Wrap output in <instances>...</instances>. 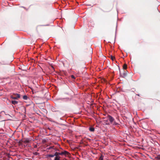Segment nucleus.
I'll return each mask as SVG.
<instances>
[{
  "mask_svg": "<svg viewBox=\"0 0 160 160\" xmlns=\"http://www.w3.org/2000/svg\"><path fill=\"white\" fill-rule=\"evenodd\" d=\"M11 98L13 99H17L20 98V95L18 93H13Z\"/></svg>",
  "mask_w": 160,
  "mask_h": 160,
  "instance_id": "obj_1",
  "label": "nucleus"
},
{
  "mask_svg": "<svg viewBox=\"0 0 160 160\" xmlns=\"http://www.w3.org/2000/svg\"><path fill=\"white\" fill-rule=\"evenodd\" d=\"M107 117L108 120L111 123L112 122L114 121V118L111 116L108 115Z\"/></svg>",
  "mask_w": 160,
  "mask_h": 160,
  "instance_id": "obj_2",
  "label": "nucleus"
},
{
  "mask_svg": "<svg viewBox=\"0 0 160 160\" xmlns=\"http://www.w3.org/2000/svg\"><path fill=\"white\" fill-rule=\"evenodd\" d=\"M61 155H68L70 154L67 151H64V152H61Z\"/></svg>",
  "mask_w": 160,
  "mask_h": 160,
  "instance_id": "obj_3",
  "label": "nucleus"
},
{
  "mask_svg": "<svg viewBox=\"0 0 160 160\" xmlns=\"http://www.w3.org/2000/svg\"><path fill=\"white\" fill-rule=\"evenodd\" d=\"M30 140L28 139H26L25 140L23 141V142L25 143H29V142Z\"/></svg>",
  "mask_w": 160,
  "mask_h": 160,
  "instance_id": "obj_4",
  "label": "nucleus"
},
{
  "mask_svg": "<svg viewBox=\"0 0 160 160\" xmlns=\"http://www.w3.org/2000/svg\"><path fill=\"white\" fill-rule=\"evenodd\" d=\"M60 155H61V152L59 153V152H56L54 154V156H59Z\"/></svg>",
  "mask_w": 160,
  "mask_h": 160,
  "instance_id": "obj_5",
  "label": "nucleus"
},
{
  "mask_svg": "<svg viewBox=\"0 0 160 160\" xmlns=\"http://www.w3.org/2000/svg\"><path fill=\"white\" fill-rule=\"evenodd\" d=\"M41 26L42 25H39L37 27L36 30L37 32H38L39 30H41Z\"/></svg>",
  "mask_w": 160,
  "mask_h": 160,
  "instance_id": "obj_6",
  "label": "nucleus"
},
{
  "mask_svg": "<svg viewBox=\"0 0 160 160\" xmlns=\"http://www.w3.org/2000/svg\"><path fill=\"white\" fill-rule=\"evenodd\" d=\"M12 103L14 105H15L18 104V102L17 101L13 100L12 101Z\"/></svg>",
  "mask_w": 160,
  "mask_h": 160,
  "instance_id": "obj_7",
  "label": "nucleus"
},
{
  "mask_svg": "<svg viewBox=\"0 0 160 160\" xmlns=\"http://www.w3.org/2000/svg\"><path fill=\"white\" fill-rule=\"evenodd\" d=\"M127 65L126 64H125L123 66V68L124 69H126L127 68Z\"/></svg>",
  "mask_w": 160,
  "mask_h": 160,
  "instance_id": "obj_8",
  "label": "nucleus"
},
{
  "mask_svg": "<svg viewBox=\"0 0 160 160\" xmlns=\"http://www.w3.org/2000/svg\"><path fill=\"white\" fill-rule=\"evenodd\" d=\"M89 130L91 132H93L94 131V128L92 127H90L89 128Z\"/></svg>",
  "mask_w": 160,
  "mask_h": 160,
  "instance_id": "obj_9",
  "label": "nucleus"
},
{
  "mask_svg": "<svg viewBox=\"0 0 160 160\" xmlns=\"http://www.w3.org/2000/svg\"><path fill=\"white\" fill-rule=\"evenodd\" d=\"M110 58L112 60L114 61L115 59V58L114 56H112V55H110Z\"/></svg>",
  "mask_w": 160,
  "mask_h": 160,
  "instance_id": "obj_10",
  "label": "nucleus"
},
{
  "mask_svg": "<svg viewBox=\"0 0 160 160\" xmlns=\"http://www.w3.org/2000/svg\"><path fill=\"white\" fill-rule=\"evenodd\" d=\"M60 157L59 156H56L54 160H60Z\"/></svg>",
  "mask_w": 160,
  "mask_h": 160,
  "instance_id": "obj_11",
  "label": "nucleus"
},
{
  "mask_svg": "<svg viewBox=\"0 0 160 160\" xmlns=\"http://www.w3.org/2000/svg\"><path fill=\"white\" fill-rule=\"evenodd\" d=\"M0 63L2 64H6V63H5V62L4 61H0Z\"/></svg>",
  "mask_w": 160,
  "mask_h": 160,
  "instance_id": "obj_12",
  "label": "nucleus"
},
{
  "mask_svg": "<svg viewBox=\"0 0 160 160\" xmlns=\"http://www.w3.org/2000/svg\"><path fill=\"white\" fill-rule=\"evenodd\" d=\"M23 98L24 100H26L28 99V97L26 95L23 96Z\"/></svg>",
  "mask_w": 160,
  "mask_h": 160,
  "instance_id": "obj_13",
  "label": "nucleus"
},
{
  "mask_svg": "<svg viewBox=\"0 0 160 160\" xmlns=\"http://www.w3.org/2000/svg\"><path fill=\"white\" fill-rule=\"evenodd\" d=\"M103 156L102 155H101L99 158V160H103Z\"/></svg>",
  "mask_w": 160,
  "mask_h": 160,
  "instance_id": "obj_14",
  "label": "nucleus"
},
{
  "mask_svg": "<svg viewBox=\"0 0 160 160\" xmlns=\"http://www.w3.org/2000/svg\"><path fill=\"white\" fill-rule=\"evenodd\" d=\"M48 156L49 157H53L54 156V155L49 154L48 155Z\"/></svg>",
  "mask_w": 160,
  "mask_h": 160,
  "instance_id": "obj_15",
  "label": "nucleus"
},
{
  "mask_svg": "<svg viewBox=\"0 0 160 160\" xmlns=\"http://www.w3.org/2000/svg\"><path fill=\"white\" fill-rule=\"evenodd\" d=\"M157 158L158 160H160V155H158L157 156Z\"/></svg>",
  "mask_w": 160,
  "mask_h": 160,
  "instance_id": "obj_16",
  "label": "nucleus"
},
{
  "mask_svg": "<svg viewBox=\"0 0 160 160\" xmlns=\"http://www.w3.org/2000/svg\"><path fill=\"white\" fill-rule=\"evenodd\" d=\"M72 78L73 79H75V76L73 75H72L71 76Z\"/></svg>",
  "mask_w": 160,
  "mask_h": 160,
  "instance_id": "obj_17",
  "label": "nucleus"
},
{
  "mask_svg": "<svg viewBox=\"0 0 160 160\" xmlns=\"http://www.w3.org/2000/svg\"><path fill=\"white\" fill-rule=\"evenodd\" d=\"M53 146H51V147H49L48 148V149L49 150V149H52V148H53Z\"/></svg>",
  "mask_w": 160,
  "mask_h": 160,
  "instance_id": "obj_18",
  "label": "nucleus"
},
{
  "mask_svg": "<svg viewBox=\"0 0 160 160\" xmlns=\"http://www.w3.org/2000/svg\"><path fill=\"white\" fill-rule=\"evenodd\" d=\"M118 124L117 123L115 122H114V124L115 125H117Z\"/></svg>",
  "mask_w": 160,
  "mask_h": 160,
  "instance_id": "obj_19",
  "label": "nucleus"
},
{
  "mask_svg": "<svg viewBox=\"0 0 160 160\" xmlns=\"http://www.w3.org/2000/svg\"><path fill=\"white\" fill-rule=\"evenodd\" d=\"M137 95H138V96H139V94H137Z\"/></svg>",
  "mask_w": 160,
  "mask_h": 160,
  "instance_id": "obj_20",
  "label": "nucleus"
}]
</instances>
